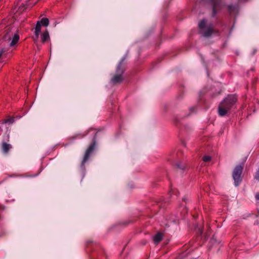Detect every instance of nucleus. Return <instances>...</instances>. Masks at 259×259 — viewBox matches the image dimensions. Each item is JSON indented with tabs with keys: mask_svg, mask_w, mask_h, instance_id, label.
<instances>
[{
	"mask_svg": "<svg viewBox=\"0 0 259 259\" xmlns=\"http://www.w3.org/2000/svg\"><path fill=\"white\" fill-rule=\"evenodd\" d=\"M255 197L257 200H259V193L255 194Z\"/></svg>",
	"mask_w": 259,
	"mask_h": 259,
	"instance_id": "nucleus-19",
	"label": "nucleus"
},
{
	"mask_svg": "<svg viewBox=\"0 0 259 259\" xmlns=\"http://www.w3.org/2000/svg\"><path fill=\"white\" fill-rule=\"evenodd\" d=\"M6 34L4 36L5 40L10 42V46H14L18 41L19 39V35L16 33L17 30L16 29H12L10 27L8 28L6 30Z\"/></svg>",
	"mask_w": 259,
	"mask_h": 259,
	"instance_id": "nucleus-2",
	"label": "nucleus"
},
{
	"mask_svg": "<svg viewBox=\"0 0 259 259\" xmlns=\"http://www.w3.org/2000/svg\"><path fill=\"white\" fill-rule=\"evenodd\" d=\"M10 148V145L6 143H4L2 145L3 151L5 153H7Z\"/></svg>",
	"mask_w": 259,
	"mask_h": 259,
	"instance_id": "nucleus-11",
	"label": "nucleus"
},
{
	"mask_svg": "<svg viewBox=\"0 0 259 259\" xmlns=\"http://www.w3.org/2000/svg\"><path fill=\"white\" fill-rule=\"evenodd\" d=\"M40 22V24L45 26H47L49 25V19L47 18H44L41 19Z\"/></svg>",
	"mask_w": 259,
	"mask_h": 259,
	"instance_id": "nucleus-14",
	"label": "nucleus"
},
{
	"mask_svg": "<svg viewBox=\"0 0 259 259\" xmlns=\"http://www.w3.org/2000/svg\"><path fill=\"white\" fill-rule=\"evenodd\" d=\"M211 157L208 155L204 156L202 158L203 161L204 162H209L211 160Z\"/></svg>",
	"mask_w": 259,
	"mask_h": 259,
	"instance_id": "nucleus-15",
	"label": "nucleus"
},
{
	"mask_svg": "<svg viewBox=\"0 0 259 259\" xmlns=\"http://www.w3.org/2000/svg\"><path fill=\"white\" fill-rule=\"evenodd\" d=\"M177 166L180 169H184L185 167V166L184 164L181 163H179L178 164H177Z\"/></svg>",
	"mask_w": 259,
	"mask_h": 259,
	"instance_id": "nucleus-17",
	"label": "nucleus"
},
{
	"mask_svg": "<svg viewBox=\"0 0 259 259\" xmlns=\"http://www.w3.org/2000/svg\"><path fill=\"white\" fill-rule=\"evenodd\" d=\"M242 169L243 167L242 166L238 165L235 168L233 172V178L236 186H238L241 181V175L242 174Z\"/></svg>",
	"mask_w": 259,
	"mask_h": 259,
	"instance_id": "nucleus-4",
	"label": "nucleus"
},
{
	"mask_svg": "<svg viewBox=\"0 0 259 259\" xmlns=\"http://www.w3.org/2000/svg\"><path fill=\"white\" fill-rule=\"evenodd\" d=\"M212 32V29L210 27L208 28L207 30L204 32L203 35L205 37L209 36Z\"/></svg>",
	"mask_w": 259,
	"mask_h": 259,
	"instance_id": "nucleus-13",
	"label": "nucleus"
},
{
	"mask_svg": "<svg viewBox=\"0 0 259 259\" xmlns=\"http://www.w3.org/2000/svg\"><path fill=\"white\" fill-rule=\"evenodd\" d=\"M162 238V234L158 233L153 237V240L155 244H158Z\"/></svg>",
	"mask_w": 259,
	"mask_h": 259,
	"instance_id": "nucleus-8",
	"label": "nucleus"
},
{
	"mask_svg": "<svg viewBox=\"0 0 259 259\" xmlns=\"http://www.w3.org/2000/svg\"><path fill=\"white\" fill-rule=\"evenodd\" d=\"M14 122V118L13 117H11L9 119L5 120L4 123H8L11 124V123H13Z\"/></svg>",
	"mask_w": 259,
	"mask_h": 259,
	"instance_id": "nucleus-16",
	"label": "nucleus"
},
{
	"mask_svg": "<svg viewBox=\"0 0 259 259\" xmlns=\"http://www.w3.org/2000/svg\"><path fill=\"white\" fill-rule=\"evenodd\" d=\"M237 98L234 95L228 96L219 105V114L225 116L236 102Z\"/></svg>",
	"mask_w": 259,
	"mask_h": 259,
	"instance_id": "nucleus-1",
	"label": "nucleus"
},
{
	"mask_svg": "<svg viewBox=\"0 0 259 259\" xmlns=\"http://www.w3.org/2000/svg\"><path fill=\"white\" fill-rule=\"evenodd\" d=\"M124 58L119 62L117 69L116 75L111 79V81L114 83H120L123 80L122 74L123 73L124 70L121 67L122 63L124 60Z\"/></svg>",
	"mask_w": 259,
	"mask_h": 259,
	"instance_id": "nucleus-3",
	"label": "nucleus"
},
{
	"mask_svg": "<svg viewBox=\"0 0 259 259\" xmlns=\"http://www.w3.org/2000/svg\"><path fill=\"white\" fill-rule=\"evenodd\" d=\"M95 143L91 145L85 151L83 159L82 162V165H83L85 162L88 160L91 153L95 148Z\"/></svg>",
	"mask_w": 259,
	"mask_h": 259,
	"instance_id": "nucleus-6",
	"label": "nucleus"
},
{
	"mask_svg": "<svg viewBox=\"0 0 259 259\" xmlns=\"http://www.w3.org/2000/svg\"><path fill=\"white\" fill-rule=\"evenodd\" d=\"M41 30V24L40 21H38L36 23V25L35 28V32L34 34L35 35V38L34 39L35 41L37 40L39 37V33Z\"/></svg>",
	"mask_w": 259,
	"mask_h": 259,
	"instance_id": "nucleus-7",
	"label": "nucleus"
},
{
	"mask_svg": "<svg viewBox=\"0 0 259 259\" xmlns=\"http://www.w3.org/2000/svg\"><path fill=\"white\" fill-rule=\"evenodd\" d=\"M41 41L43 42H45L47 39H48L49 38V35L48 32L46 31V32H44L41 35Z\"/></svg>",
	"mask_w": 259,
	"mask_h": 259,
	"instance_id": "nucleus-9",
	"label": "nucleus"
},
{
	"mask_svg": "<svg viewBox=\"0 0 259 259\" xmlns=\"http://www.w3.org/2000/svg\"><path fill=\"white\" fill-rule=\"evenodd\" d=\"M206 24V21L205 20H202L199 23V27L201 29L204 30L205 28Z\"/></svg>",
	"mask_w": 259,
	"mask_h": 259,
	"instance_id": "nucleus-12",
	"label": "nucleus"
},
{
	"mask_svg": "<svg viewBox=\"0 0 259 259\" xmlns=\"http://www.w3.org/2000/svg\"><path fill=\"white\" fill-rule=\"evenodd\" d=\"M227 10L229 12L231 13L235 11L237 9V6L236 5H228L227 6Z\"/></svg>",
	"mask_w": 259,
	"mask_h": 259,
	"instance_id": "nucleus-10",
	"label": "nucleus"
},
{
	"mask_svg": "<svg viewBox=\"0 0 259 259\" xmlns=\"http://www.w3.org/2000/svg\"><path fill=\"white\" fill-rule=\"evenodd\" d=\"M255 178L256 179L259 180V168H258V170L256 172V176H255Z\"/></svg>",
	"mask_w": 259,
	"mask_h": 259,
	"instance_id": "nucleus-18",
	"label": "nucleus"
},
{
	"mask_svg": "<svg viewBox=\"0 0 259 259\" xmlns=\"http://www.w3.org/2000/svg\"><path fill=\"white\" fill-rule=\"evenodd\" d=\"M212 9L214 15L220 10H222L226 5L223 0H212Z\"/></svg>",
	"mask_w": 259,
	"mask_h": 259,
	"instance_id": "nucleus-5",
	"label": "nucleus"
}]
</instances>
